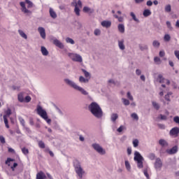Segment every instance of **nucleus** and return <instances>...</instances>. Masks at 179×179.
<instances>
[{"label": "nucleus", "instance_id": "24", "mask_svg": "<svg viewBox=\"0 0 179 179\" xmlns=\"http://www.w3.org/2000/svg\"><path fill=\"white\" fill-rule=\"evenodd\" d=\"M18 33H19L20 36H21L22 37V38H24V40H27V35L24 33V31H23L21 29H19Z\"/></svg>", "mask_w": 179, "mask_h": 179}, {"label": "nucleus", "instance_id": "37", "mask_svg": "<svg viewBox=\"0 0 179 179\" xmlns=\"http://www.w3.org/2000/svg\"><path fill=\"white\" fill-rule=\"evenodd\" d=\"M158 78L159 79V83H164V80H166V79L163 78V76L162 74H159L158 76Z\"/></svg>", "mask_w": 179, "mask_h": 179}, {"label": "nucleus", "instance_id": "43", "mask_svg": "<svg viewBox=\"0 0 179 179\" xmlns=\"http://www.w3.org/2000/svg\"><path fill=\"white\" fill-rule=\"evenodd\" d=\"M122 101H123V103L124 104V106H129V101L128 99L123 98Z\"/></svg>", "mask_w": 179, "mask_h": 179}, {"label": "nucleus", "instance_id": "42", "mask_svg": "<svg viewBox=\"0 0 179 179\" xmlns=\"http://www.w3.org/2000/svg\"><path fill=\"white\" fill-rule=\"evenodd\" d=\"M101 33V31H100V29H96L94 30V34L95 36H100Z\"/></svg>", "mask_w": 179, "mask_h": 179}, {"label": "nucleus", "instance_id": "59", "mask_svg": "<svg viewBox=\"0 0 179 179\" xmlns=\"http://www.w3.org/2000/svg\"><path fill=\"white\" fill-rule=\"evenodd\" d=\"M8 150L9 153H15V150L10 147L8 148Z\"/></svg>", "mask_w": 179, "mask_h": 179}, {"label": "nucleus", "instance_id": "20", "mask_svg": "<svg viewBox=\"0 0 179 179\" xmlns=\"http://www.w3.org/2000/svg\"><path fill=\"white\" fill-rule=\"evenodd\" d=\"M117 29L120 33H125V27L124 26L123 24H120L117 26Z\"/></svg>", "mask_w": 179, "mask_h": 179}, {"label": "nucleus", "instance_id": "51", "mask_svg": "<svg viewBox=\"0 0 179 179\" xmlns=\"http://www.w3.org/2000/svg\"><path fill=\"white\" fill-rule=\"evenodd\" d=\"M157 127L160 129H165L166 126L163 124H158Z\"/></svg>", "mask_w": 179, "mask_h": 179}, {"label": "nucleus", "instance_id": "5", "mask_svg": "<svg viewBox=\"0 0 179 179\" xmlns=\"http://www.w3.org/2000/svg\"><path fill=\"white\" fill-rule=\"evenodd\" d=\"M76 174H78L79 178H83V174H85V171L80 166V163L78 162V160L74 161L73 162Z\"/></svg>", "mask_w": 179, "mask_h": 179}, {"label": "nucleus", "instance_id": "47", "mask_svg": "<svg viewBox=\"0 0 179 179\" xmlns=\"http://www.w3.org/2000/svg\"><path fill=\"white\" fill-rule=\"evenodd\" d=\"M114 17L115 19H117L118 22H122L124 20V18L122 17H118L117 15H114Z\"/></svg>", "mask_w": 179, "mask_h": 179}, {"label": "nucleus", "instance_id": "2", "mask_svg": "<svg viewBox=\"0 0 179 179\" xmlns=\"http://www.w3.org/2000/svg\"><path fill=\"white\" fill-rule=\"evenodd\" d=\"M26 3L28 4L27 8H26ZM20 5L21 6V10L23 13L27 15V16H30L31 15V13H32L31 10H29V9L33 8V6H34V4L33 3V2H31V1L25 0V2L21 1L20 3Z\"/></svg>", "mask_w": 179, "mask_h": 179}, {"label": "nucleus", "instance_id": "62", "mask_svg": "<svg viewBox=\"0 0 179 179\" xmlns=\"http://www.w3.org/2000/svg\"><path fill=\"white\" fill-rule=\"evenodd\" d=\"M46 150H48V152H49V154L50 155V156L52 157H54V152H52V151L50 150V149L46 148Z\"/></svg>", "mask_w": 179, "mask_h": 179}, {"label": "nucleus", "instance_id": "30", "mask_svg": "<svg viewBox=\"0 0 179 179\" xmlns=\"http://www.w3.org/2000/svg\"><path fill=\"white\" fill-rule=\"evenodd\" d=\"M130 16H131V17H132L133 20H134V22L139 23V20L138 18H136V15H135V13H134V12L130 13Z\"/></svg>", "mask_w": 179, "mask_h": 179}, {"label": "nucleus", "instance_id": "58", "mask_svg": "<svg viewBox=\"0 0 179 179\" xmlns=\"http://www.w3.org/2000/svg\"><path fill=\"white\" fill-rule=\"evenodd\" d=\"M165 55H166V52H164V50H161V51L159 52V57H164Z\"/></svg>", "mask_w": 179, "mask_h": 179}, {"label": "nucleus", "instance_id": "26", "mask_svg": "<svg viewBox=\"0 0 179 179\" xmlns=\"http://www.w3.org/2000/svg\"><path fill=\"white\" fill-rule=\"evenodd\" d=\"M143 15L145 17H148V16H150L152 15V12H150V10L146 9L143 11Z\"/></svg>", "mask_w": 179, "mask_h": 179}, {"label": "nucleus", "instance_id": "29", "mask_svg": "<svg viewBox=\"0 0 179 179\" xmlns=\"http://www.w3.org/2000/svg\"><path fill=\"white\" fill-rule=\"evenodd\" d=\"M74 12L77 16H80V9H79L78 5L75 6Z\"/></svg>", "mask_w": 179, "mask_h": 179}, {"label": "nucleus", "instance_id": "33", "mask_svg": "<svg viewBox=\"0 0 179 179\" xmlns=\"http://www.w3.org/2000/svg\"><path fill=\"white\" fill-rule=\"evenodd\" d=\"M38 147L41 149H45V144L44 143V142H43V141H40L38 143Z\"/></svg>", "mask_w": 179, "mask_h": 179}, {"label": "nucleus", "instance_id": "9", "mask_svg": "<svg viewBox=\"0 0 179 179\" xmlns=\"http://www.w3.org/2000/svg\"><path fill=\"white\" fill-rule=\"evenodd\" d=\"M69 57L71 58L73 61H76V62H82V57L77 54L69 53Z\"/></svg>", "mask_w": 179, "mask_h": 179}, {"label": "nucleus", "instance_id": "31", "mask_svg": "<svg viewBox=\"0 0 179 179\" xmlns=\"http://www.w3.org/2000/svg\"><path fill=\"white\" fill-rule=\"evenodd\" d=\"M18 101L20 102V103H23L24 101V97L23 96V94L22 93H20L18 94Z\"/></svg>", "mask_w": 179, "mask_h": 179}, {"label": "nucleus", "instance_id": "18", "mask_svg": "<svg viewBox=\"0 0 179 179\" xmlns=\"http://www.w3.org/2000/svg\"><path fill=\"white\" fill-rule=\"evenodd\" d=\"M41 51L42 52V55H44V57H47V55H48L49 54L48 50L44 46H41Z\"/></svg>", "mask_w": 179, "mask_h": 179}, {"label": "nucleus", "instance_id": "6", "mask_svg": "<svg viewBox=\"0 0 179 179\" xmlns=\"http://www.w3.org/2000/svg\"><path fill=\"white\" fill-rule=\"evenodd\" d=\"M68 85L71 86V87H73V89H75V90H78V92H80V93H82V94H84V96H87L89 94L87 93V92H86V90H85V89H83L82 87H80L79 85H76V83H75L74 82H72L69 80Z\"/></svg>", "mask_w": 179, "mask_h": 179}, {"label": "nucleus", "instance_id": "41", "mask_svg": "<svg viewBox=\"0 0 179 179\" xmlns=\"http://www.w3.org/2000/svg\"><path fill=\"white\" fill-rule=\"evenodd\" d=\"M152 45L153 47H160V43L157 41H154Z\"/></svg>", "mask_w": 179, "mask_h": 179}, {"label": "nucleus", "instance_id": "28", "mask_svg": "<svg viewBox=\"0 0 179 179\" xmlns=\"http://www.w3.org/2000/svg\"><path fill=\"white\" fill-rule=\"evenodd\" d=\"M81 71H82V72H83L84 76H85V78L87 79L90 80V73L87 72L86 70H85L83 69H82Z\"/></svg>", "mask_w": 179, "mask_h": 179}, {"label": "nucleus", "instance_id": "22", "mask_svg": "<svg viewBox=\"0 0 179 179\" xmlns=\"http://www.w3.org/2000/svg\"><path fill=\"white\" fill-rule=\"evenodd\" d=\"M110 120L112 122H115L118 120V114L113 113L110 116Z\"/></svg>", "mask_w": 179, "mask_h": 179}, {"label": "nucleus", "instance_id": "63", "mask_svg": "<svg viewBox=\"0 0 179 179\" xmlns=\"http://www.w3.org/2000/svg\"><path fill=\"white\" fill-rule=\"evenodd\" d=\"M152 5H153V2H152V1L149 0L147 1L148 6H152Z\"/></svg>", "mask_w": 179, "mask_h": 179}, {"label": "nucleus", "instance_id": "55", "mask_svg": "<svg viewBox=\"0 0 179 179\" xmlns=\"http://www.w3.org/2000/svg\"><path fill=\"white\" fill-rule=\"evenodd\" d=\"M160 119L162 120H167V116L164 115H159Z\"/></svg>", "mask_w": 179, "mask_h": 179}, {"label": "nucleus", "instance_id": "7", "mask_svg": "<svg viewBox=\"0 0 179 179\" xmlns=\"http://www.w3.org/2000/svg\"><path fill=\"white\" fill-rule=\"evenodd\" d=\"M11 114H12V110H10V108H8V110L5 111V115L3 116L6 128H7L8 129L9 128V122L8 121V118L10 117Z\"/></svg>", "mask_w": 179, "mask_h": 179}, {"label": "nucleus", "instance_id": "32", "mask_svg": "<svg viewBox=\"0 0 179 179\" xmlns=\"http://www.w3.org/2000/svg\"><path fill=\"white\" fill-rule=\"evenodd\" d=\"M154 62L157 65H160L162 64V59H160L159 57H155L154 58Z\"/></svg>", "mask_w": 179, "mask_h": 179}, {"label": "nucleus", "instance_id": "15", "mask_svg": "<svg viewBox=\"0 0 179 179\" xmlns=\"http://www.w3.org/2000/svg\"><path fill=\"white\" fill-rule=\"evenodd\" d=\"M47 178V176H45V173H44L43 171H40L36 174V179H45Z\"/></svg>", "mask_w": 179, "mask_h": 179}, {"label": "nucleus", "instance_id": "38", "mask_svg": "<svg viewBox=\"0 0 179 179\" xmlns=\"http://www.w3.org/2000/svg\"><path fill=\"white\" fill-rule=\"evenodd\" d=\"M165 12L170 13L171 12V6L168 4L167 6H165Z\"/></svg>", "mask_w": 179, "mask_h": 179}, {"label": "nucleus", "instance_id": "49", "mask_svg": "<svg viewBox=\"0 0 179 179\" xmlns=\"http://www.w3.org/2000/svg\"><path fill=\"white\" fill-rule=\"evenodd\" d=\"M169 96H171V92H169L166 95H165V100H167V101H170Z\"/></svg>", "mask_w": 179, "mask_h": 179}, {"label": "nucleus", "instance_id": "11", "mask_svg": "<svg viewBox=\"0 0 179 179\" xmlns=\"http://www.w3.org/2000/svg\"><path fill=\"white\" fill-rule=\"evenodd\" d=\"M163 166V162H162V159H160V158H157L155 163V167L157 170H159L160 169H162Z\"/></svg>", "mask_w": 179, "mask_h": 179}, {"label": "nucleus", "instance_id": "3", "mask_svg": "<svg viewBox=\"0 0 179 179\" xmlns=\"http://www.w3.org/2000/svg\"><path fill=\"white\" fill-rule=\"evenodd\" d=\"M36 112L38 115H39L43 120L47 122V124H51V119L48 118V115L47 111H45L41 106L38 105L36 107Z\"/></svg>", "mask_w": 179, "mask_h": 179}, {"label": "nucleus", "instance_id": "39", "mask_svg": "<svg viewBox=\"0 0 179 179\" xmlns=\"http://www.w3.org/2000/svg\"><path fill=\"white\" fill-rule=\"evenodd\" d=\"M164 40V41H170V40H171V37L169 34H165Z\"/></svg>", "mask_w": 179, "mask_h": 179}, {"label": "nucleus", "instance_id": "23", "mask_svg": "<svg viewBox=\"0 0 179 179\" xmlns=\"http://www.w3.org/2000/svg\"><path fill=\"white\" fill-rule=\"evenodd\" d=\"M118 46L120 50H125V45H124V39L118 41Z\"/></svg>", "mask_w": 179, "mask_h": 179}, {"label": "nucleus", "instance_id": "17", "mask_svg": "<svg viewBox=\"0 0 179 179\" xmlns=\"http://www.w3.org/2000/svg\"><path fill=\"white\" fill-rule=\"evenodd\" d=\"M177 152H178V148H177V146H174L168 151V153L169 155H175V153H177Z\"/></svg>", "mask_w": 179, "mask_h": 179}, {"label": "nucleus", "instance_id": "12", "mask_svg": "<svg viewBox=\"0 0 179 179\" xmlns=\"http://www.w3.org/2000/svg\"><path fill=\"white\" fill-rule=\"evenodd\" d=\"M102 27H106V29H108L109 27H111V21L108 20H103L101 22Z\"/></svg>", "mask_w": 179, "mask_h": 179}, {"label": "nucleus", "instance_id": "45", "mask_svg": "<svg viewBox=\"0 0 179 179\" xmlns=\"http://www.w3.org/2000/svg\"><path fill=\"white\" fill-rule=\"evenodd\" d=\"M127 99H130L131 101H134V96L131 95V92H127Z\"/></svg>", "mask_w": 179, "mask_h": 179}, {"label": "nucleus", "instance_id": "1", "mask_svg": "<svg viewBox=\"0 0 179 179\" xmlns=\"http://www.w3.org/2000/svg\"><path fill=\"white\" fill-rule=\"evenodd\" d=\"M88 108L90 113H92V114L94 115V116L96 118H101V117H103V110H101L100 106L97 104V103H91L88 106Z\"/></svg>", "mask_w": 179, "mask_h": 179}, {"label": "nucleus", "instance_id": "56", "mask_svg": "<svg viewBox=\"0 0 179 179\" xmlns=\"http://www.w3.org/2000/svg\"><path fill=\"white\" fill-rule=\"evenodd\" d=\"M0 142L1 143H5V137H3V136H0Z\"/></svg>", "mask_w": 179, "mask_h": 179}, {"label": "nucleus", "instance_id": "19", "mask_svg": "<svg viewBox=\"0 0 179 179\" xmlns=\"http://www.w3.org/2000/svg\"><path fill=\"white\" fill-rule=\"evenodd\" d=\"M83 12H85V13H93V12H94V10H93L87 6H85L83 8Z\"/></svg>", "mask_w": 179, "mask_h": 179}, {"label": "nucleus", "instance_id": "36", "mask_svg": "<svg viewBox=\"0 0 179 179\" xmlns=\"http://www.w3.org/2000/svg\"><path fill=\"white\" fill-rule=\"evenodd\" d=\"M152 106L155 110H159V108H160L159 103H156L155 101H152Z\"/></svg>", "mask_w": 179, "mask_h": 179}, {"label": "nucleus", "instance_id": "60", "mask_svg": "<svg viewBox=\"0 0 179 179\" xmlns=\"http://www.w3.org/2000/svg\"><path fill=\"white\" fill-rule=\"evenodd\" d=\"M174 54L176 58L179 60V50H175Z\"/></svg>", "mask_w": 179, "mask_h": 179}, {"label": "nucleus", "instance_id": "25", "mask_svg": "<svg viewBox=\"0 0 179 179\" xmlns=\"http://www.w3.org/2000/svg\"><path fill=\"white\" fill-rule=\"evenodd\" d=\"M79 82H80V83H87L89 82V78H85V77L81 76L79 78Z\"/></svg>", "mask_w": 179, "mask_h": 179}, {"label": "nucleus", "instance_id": "48", "mask_svg": "<svg viewBox=\"0 0 179 179\" xmlns=\"http://www.w3.org/2000/svg\"><path fill=\"white\" fill-rule=\"evenodd\" d=\"M125 166L127 170H131V165L129 164V162L128 161H125Z\"/></svg>", "mask_w": 179, "mask_h": 179}, {"label": "nucleus", "instance_id": "34", "mask_svg": "<svg viewBox=\"0 0 179 179\" xmlns=\"http://www.w3.org/2000/svg\"><path fill=\"white\" fill-rule=\"evenodd\" d=\"M139 145V141L138 139H134L133 141V146L134 148H138Z\"/></svg>", "mask_w": 179, "mask_h": 179}, {"label": "nucleus", "instance_id": "64", "mask_svg": "<svg viewBox=\"0 0 179 179\" xmlns=\"http://www.w3.org/2000/svg\"><path fill=\"white\" fill-rule=\"evenodd\" d=\"M29 124L30 125H34V121L33 120L32 117L29 118Z\"/></svg>", "mask_w": 179, "mask_h": 179}, {"label": "nucleus", "instance_id": "4", "mask_svg": "<svg viewBox=\"0 0 179 179\" xmlns=\"http://www.w3.org/2000/svg\"><path fill=\"white\" fill-rule=\"evenodd\" d=\"M134 159L136 162L138 169H143V157L138 151L135 152Z\"/></svg>", "mask_w": 179, "mask_h": 179}, {"label": "nucleus", "instance_id": "44", "mask_svg": "<svg viewBox=\"0 0 179 179\" xmlns=\"http://www.w3.org/2000/svg\"><path fill=\"white\" fill-rule=\"evenodd\" d=\"M19 121L20 122V124L22 125V127H24V124H25V122H24V119L23 117H19Z\"/></svg>", "mask_w": 179, "mask_h": 179}, {"label": "nucleus", "instance_id": "46", "mask_svg": "<svg viewBox=\"0 0 179 179\" xmlns=\"http://www.w3.org/2000/svg\"><path fill=\"white\" fill-rule=\"evenodd\" d=\"M16 167H17V163L14 162L13 166H10L12 171H15V169H16Z\"/></svg>", "mask_w": 179, "mask_h": 179}, {"label": "nucleus", "instance_id": "54", "mask_svg": "<svg viewBox=\"0 0 179 179\" xmlns=\"http://www.w3.org/2000/svg\"><path fill=\"white\" fill-rule=\"evenodd\" d=\"M173 121H174V122H176V124H179V117H178V116H176V117L173 118Z\"/></svg>", "mask_w": 179, "mask_h": 179}, {"label": "nucleus", "instance_id": "53", "mask_svg": "<svg viewBox=\"0 0 179 179\" xmlns=\"http://www.w3.org/2000/svg\"><path fill=\"white\" fill-rule=\"evenodd\" d=\"M124 127L122 126V125H121V126L117 129V132H122V131H124Z\"/></svg>", "mask_w": 179, "mask_h": 179}, {"label": "nucleus", "instance_id": "52", "mask_svg": "<svg viewBox=\"0 0 179 179\" xmlns=\"http://www.w3.org/2000/svg\"><path fill=\"white\" fill-rule=\"evenodd\" d=\"M31 101V97H30V96H27L25 97V102L26 103H29V101Z\"/></svg>", "mask_w": 179, "mask_h": 179}, {"label": "nucleus", "instance_id": "10", "mask_svg": "<svg viewBox=\"0 0 179 179\" xmlns=\"http://www.w3.org/2000/svg\"><path fill=\"white\" fill-rule=\"evenodd\" d=\"M169 135L173 136V138H177L179 135V127H173L169 131Z\"/></svg>", "mask_w": 179, "mask_h": 179}, {"label": "nucleus", "instance_id": "27", "mask_svg": "<svg viewBox=\"0 0 179 179\" xmlns=\"http://www.w3.org/2000/svg\"><path fill=\"white\" fill-rule=\"evenodd\" d=\"M12 162H15V159L7 158L6 161L5 162V164H6L8 166H10Z\"/></svg>", "mask_w": 179, "mask_h": 179}, {"label": "nucleus", "instance_id": "13", "mask_svg": "<svg viewBox=\"0 0 179 179\" xmlns=\"http://www.w3.org/2000/svg\"><path fill=\"white\" fill-rule=\"evenodd\" d=\"M53 44H55V45H56V47H58L59 48H64V44L57 38H55L53 40Z\"/></svg>", "mask_w": 179, "mask_h": 179}, {"label": "nucleus", "instance_id": "57", "mask_svg": "<svg viewBox=\"0 0 179 179\" xmlns=\"http://www.w3.org/2000/svg\"><path fill=\"white\" fill-rule=\"evenodd\" d=\"M68 43H69L70 44H75V41H73V39L71 38H68Z\"/></svg>", "mask_w": 179, "mask_h": 179}, {"label": "nucleus", "instance_id": "14", "mask_svg": "<svg viewBox=\"0 0 179 179\" xmlns=\"http://www.w3.org/2000/svg\"><path fill=\"white\" fill-rule=\"evenodd\" d=\"M38 31L39 32V34H41V36L42 37V38L45 39V29L42 27H39L38 28Z\"/></svg>", "mask_w": 179, "mask_h": 179}, {"label": "nucleus", "instance_id": "21", "mask_svg": "<svg viewBox=\"0 0 179 179\" xmlns=\"http://www.w3.org/2000/svg\"><path fill=\"white\" fill-rule=\"evenodd\" d=\"M159 144L163 148H164V146H169V143L164 139H160L159 141Z\"/></svg>", "mask_w": 179, "mask_h": 179}, {"label": "nucleus", "instance_id": "8", "mask_svg": "<svg viewBox=\"0 0 179 179\" xmlns=\"http://www.w3.org/2000/svg\"><path fill=\"white\" fill-rule=\"evenodd\" d=\"M92 148L96 150L99 155H106V150L97 143L92 144Z\"/></svg>", "mask_w": 179, "mask_h": 179}, {"label": "nucleus", "instance_id": "16", "mask_svg": "<svg viewBox=\"0 0 179 179\" xmlns=\"http://www.w3.org/2000/svg\"><path fill=\"white\" fill-rule=\"evenodd\" d=\"M49 13L52 19H57V13H55L52 8H50Z\"/></svg>", "mask_w": 179, "mask_h": 179}, {"label": "nucleus", "instance_id": "40", "mask_svg": "<svg viewBox=\"0 0 179 179\" xmlns=\"http://www.w3.org/2000/svg\"><path fill=\"white\" fill-rule=\"evenodd\" d=\"M22 152L24 155H29V149L26 148H22Z\"/></svg>", "mask_w": 179, "mask_h": 179}, {"label": "nucleus", "instance_id": "50", "mask_svg": "<svg viewBox=\"0 0 179 179\" xmlns=\"http://www.w3.org/2000/svg\"><path fill=\"white\" fill-rule=\"evenodd\" d=\"M143 173H144V176L146 177V178H148V179L150 178L149 173H148V170L147 169H145L143 171Z\"/></svg>", "mask_w": 179, "mask_h": 179}, {"label": "nucleus", "instance_id": "61", "mask_svg": "<svg viewBox=\"0 0 179 179\" xmlns=\"http://www.w3.org/2000/svg\"><path fill=\"white\" fill-rule=\"evenodd\" d=\"M76 5H77L78 8H82V1L80 0H78Z\"/></svg>", "mask_w": 179, "mask_h": 179}, {"label": "nucleus", "instance_id": "35", "mask_svg": "<svg viewBox=\"0 0 179 179\" xmlns=\"http://www.w3.org/2000/svg\"><path fill=\"white\" fill-rule=\"evenodd\" d=\"M131 118H133V120H136V121H138L139 120V117L138 116V115L136 113H132L131 115Z\"/></svg>", "mask_w": 179, "mask_h": 179}]
</instances>
